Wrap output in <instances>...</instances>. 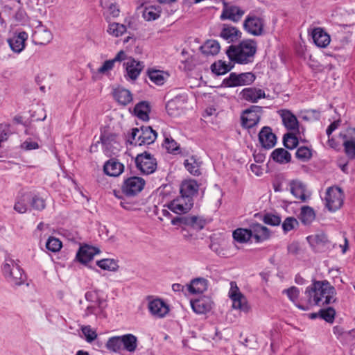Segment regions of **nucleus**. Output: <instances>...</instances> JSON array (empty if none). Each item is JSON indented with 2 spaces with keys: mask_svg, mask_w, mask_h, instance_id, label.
I'll use <instances>...</instances> for the list:
<instances>
[{
  "mask_svg": "<svg viewBox=\"0 0 355 355\" xmlns=\"http://www.w3.org/2000/svg\"><path fill=\"white\" fill-rule=\"evenodd\" d=\"M306 304H297V308L308 311L313 306H326L336 301V291L327 280H313L304 292Z\"/></svg>",
  "mask_w": 355,
  "mask_h": 355,
  "instance_id": "1",
  "label": "nucleus"
},
{
  "mask_svg": "<svg viewBox=\"0 0 355 355\" xmlns=\"http://www.w3.org/2000/svg\"><path fill=\"white\" fill-rule=\"evenodd\" d=\"M257 51V44L252 40H243L238 45H230L226 54L231 61L248 64L253 61Z\"/></svg>",
  "mask_w": 355,
  "mask_h": 355,
  "instance_id": "2",
  "label": "nucleus"
},
{
  "mask_svg": "<svg viewBox=\"0 0 355 355\" xmlns=\"http://www.w3.org/2000/svg\"><path fill=\"white\" fill-rule=\"evenodd\" d=\"M85 298L87 302L83 317L94 316L96 319H103L107 317L106 309L107 302L98 291H89L85 293Z\"/></svg>",
  "mask_w": 355,
  "mask_h": 355,
  "instance_id": "3",
  "label": "nucleus"
},
{
  "mask_svg": "<svg viewBox=\"0 0 355 355\" xmlns=\"http://www.w3.org/2000/svg\"><path fill=\"white\" fill-rule=\"evenodd\" d=\"M2 271L5 278L12 285L20 286L25 282L26 275L22 269L10 259H6Z\"/></svg>",
  "mask_w": 355,
  "mask_h": 355,
  "instance_id": "4",
  "label": "nucleus"
},
{
  "mask_svg": "<svg viewBox=\"0 0 355 355\" xmlns=\"http://www.w3.org/2000/svg\"><path fill=\"white\" fill-rule=\"evenodd\" d=\"M256 80V76L252 72L236 73L232 72L229 76L223 80V85L226 87L250 85Z\"/></svg>",
  "mask_w": 355,
  "mask_h": 355,
  "instance_id": "5",
  "label": "nucleus"
},
{
  "mask_svg": "<svg viewBox=\"0 0 355 355\" xmlns=\"http://www.w3.org/2000/svg\"><path fill=\"white\" fill-rule=\"evenodd\" d=\"M263 107L258 105H251L243 111L241 116V125L244 128H251L257 125L261 119Z\"/></svg>",
  "mask_w": 355,
  "mask_h": 355,
  "instance_id": "6",
  "label": "nucleus"
},
{
  "mask_svg": "<svg viewBox=\"0 0 355 355\" xmlns=\"http://www.w3.org/2000/svg\"><path fill=\"white\" fill-rule=\"evenodd\" d=\"M135 164L141 173L145 175L153 173L157 166L156 159L148 152L139 154L135 158Z\"/></svg>",
  "mask_w": 355,
  "mask_h": 355,
  "instance_id": "7",
  "label": "nucleus"
},
{
  "mask_svg": "<svg viewBox=\"0 0 355 355\" xmlns=\"http://www.w3.org/2000/svg\"><path fill=\"white\" fill-rule=\"evenodd\" d=\"M145 184L146 182L142 178L132 176L124 180L121 185V191L128 197H133L143 190Z\"/></svg>",
  "mask_w": 355,
  "mask_h": 355,
  "instance_id": "8",
  "label": "nucleus"
},
{
  "mask_svg": "<svg viewBox=\"0 0 355 355\" xmlns=\"http://www.w3.org/2000/svg\"><path fill=\"white\" fill-rule=\"evenodd\" d=\"M343 193L340 188H328L324 198L326 207L330 211H336L343 205Z\"/></svg>",
  "mask_w": 355,
  "mask_h": 355,
  "instance_id": "9",
  "label": "nucleus"
},
{
  "mask_svg": "<svg viewBox=\"0 0 355 355\" xmlns=\"http://www.w3.org/2000/svg\"><path fill=\"white\" fill-rule=\"evenodd\" d=\"M230 285L231 288L229 292V296L232 300L233 308L239 309L244 312H248L250 307L248 304L245 297L239 291V289L235 282H232Z\"/></svg>",
  "mask_w": 355,
  "mask_h": 355,
  "instance_id": "10",
  "label": "nucleus"
},
{
  "mask_svg": "<svg viewBox=\"0 0 355 355\" xmlns=\"http://www.w3.org/2000/svg\"><path fill=\"white\" fill-rule=\"evenodd\" d=\"M263 20L254 15H248L243 22L245 30L255 36L261 35L263 31Z\"/></svg>",
  "mask_w": 355,
  "mask_h": 355,
  "instance_id": "11",
  "label": "nucleus"
},
{
  "mask_svg": "<svg viewBox=\"0 0 355 355\" xmlns=\"http://www.w3.org/2000/svg\"><path fill=\"white\" fill-rule=\"evenodd\" d=\"M123 67L126 71L125 78L135 81L137 79L145 66L143 62L129 57L128 60L123 63Z\"/></svg>",
  "mask_w": 355,
  "mask_h": 355,
  "instance_id": "12",
  "label": "nucleus"
},
{
  "mask_svg": "<svg viewBox=\"0 0 355 355\" xmlns=\"http://www.w3.org/2000/svg\"><path fill=\"white\" fill-rule=\"evenodd\" d=\"M193 200H189L179 196L165 205L168 209L177 214L187 213L193 207Z\"/></svg>",
  "mask_w": 355,
  "mask_h": 355,
  "instance_id": "13",
  "label": "nucleus"
},
{
  "mask_svg": "<svg viewBox=\"0 0 355 355\" xmlns=\"http://www.w3.org/2000/svg\"><path fill=\"white\" fill-rule=\"evenodd\" d=\"M241 99L256 103L259 100L266 98L264 90L257 87H245L239 93Z\"/></svg>",
  "mask_w": 355,
  "mask_h": 355,
  "instance_id": "14",
  "label": "nucleus"
},
{
  "mask_svg": "<svg viewBox=\"0 0 355 355\" xmlns=\"http://www.w3.org/2000/svg\"><path fill=\"white\" fill-rule=\"evenodd\" d=\"M148 309L155 318H162L169 312L168 305L161 299H154L148 302Z\"/></svg>",
  "mask_w": 355,
  "mask_h": 355,
  "instance_id": "15",
  "label": "nucleus"
},
{
  "mask_svg": "<svg viewBox=\"0 0 355 355\" xmlns=\"http://www.w3.org/2000/svg\"><path fill=\"white\" fill-rule=\"evenodd\" d=\"M258 136L260 144L265 149H270L276 144L277 137L269 126L263 127Z\"/></svg>",
  "mask_w": 355,
  "mask_h": 355,
  "instance_id": "16",
  "label": "nucleus"
},
{
  "mask_svg": "<svg viewBox=\"0 0 355 355\" xmlns=\"http://www.w3.org/2000/svg\"><path fill=\"white\" fill-rule=\"evenodd\" d=\"M282 118L284 127L290 131L299 132V121L295 115L291 111L284 109L278 111Z\"/></svg>",
  "mask_w": 355,
  "mask_h": 355,
  "instance_id": "17",
  "label": "nucleus"
},
{
  "mask_svg": "<svg viewBox=\"0 0 355 355\" xmlns=\"http://www.w3.org/2000/svg\"><path fill=\"white\" fill-rule=\"evenodd\" d=\"M199 184L194 180H187L180 185V196L189 200H193V197L198 194Z\"/></svg>",
  "mask_w": 355,
  "mask_h": 355,
  "instance_id": "18",
  "label": "nucleus"
},
{
  "mask_svg": "<svg viewBox=\"0 0 355 355\" xmlns=\"http://www.w3.org/2000/svg\"><path fill=\"white\" fill-rule=\"evenodd\" d=\"M157 134L150 126H141L136 142L138 146L149 145L156 139Z\"/></svg>",
  "mask_w": 355,
  "mask_h": 355,
  "instance_id": "19",
  "label": "nucleus"
},
{
  "mask_svg": "<svg viewBox=\"0 0 355 355\" xmlns=\"http://www.w3.org/2000/svg\"><path fill=\"white\" fill-rule=\"evenodd\" d=\"M213 302L211 298L202 296L198 299L191 300L193 311L198 314H205L212 309Z\"/></svg>",
  "mask_w": 355,
  "mask_h": 355,
  "instance_id": "20",
  "label": "nucleus"
},
{
  "mask_svg": "<svg viewBox=\"0 0 355 355\" xmlns=\"http://www.w3.org/2000/svg\"><path fill=\"white\" fill-rule=\"evenodd\" d=\"M249 228L251 236L255 239L256 243L262 242L270 238L269 229L258 223L250 224Z\"/></svg>",
  "mask_w": 355,
  "mask_h": 355,
  "instance_id": "21",
  "label": "nucleus"
},
{
  "mask_svg": "<svg viewBox=\"0 0 355 355\" xmlns=\"http://www.w3.org/2000/svg\"><path fill=\"white\" fill-rule=\"evenodd\" d=\"M100 250L98 248L89 245H85L79 248L76 254V259L79 262L83 264H87L93 259L95 254H98Z\"/></svg>",
  "mask_w": 355,
  "mask_h": 355,
  "instance_id": "22",
  "label": "nucleus"
},
{
  "mask_svg": "<svg viewBox=\"0 0 355 355\" xmlns=\"http://www.w3.org/2000/svg\"><path fill=\"white\" fill-rule=\"evenodd\" d=\"M124 170V166L115 159L107 161L103 166L105 173L111 177L120 175Z\"/></svg>",
  "mask_w": 355,
  "mask_h": 355,
  "instance_id": "23",
  "label": "nucleus"
},
{
  "mask_svg": "<svg viewBox=\"0 0 355 355\" xmlns=\"http://www.w3.org/2000/svg\"><path fill=\"white\" fill-rule=\"evenodd\" d=\"M245 12L241 8L235 6H231L223 9L220 15L222 20L230 19L234 22L239 21Z\"/></svg>",
  "mask_w": 355,
  "mask_h": 355,
  "instance_id": "24",
  "label": "nucleus"
},
{
  "mask_svg": "<svg viewBox=\"0 0 355 355\" xmlns=\"http://www.w3.org/2000/svg\"><path fill=\"white\" fill-rule=\"evenodd\" d=\"M28 39V34L20 32L17 35L8 40L10 49L16 53H20L25 47V42Z\"/></svg>",
  "mask_w": 355,
  "mask_h": 355,
  "instance_id": "25",
  "label": "nucleus"
},
{
  "mask_svg": "<svg viewBox=\"0 0 355 355\" xmlns=\"http://www.w3.org/2000/svg\"><path fill=\"white\" fill-rule=\"evenodd\" d=\"M312 38L315 44L320 48L326 47L331 41L329 35L320 27L313 30Z\"/></svg>",
  "mask_w": 355,
  "mask_h": 355,
  "instance_id": "26",
  "label": "nucleus"
},
{
  "mask_svg": "<svg viewBox=\"0 0 355 355\" xmlns=\"http://www.w3.org/2000/svg\"><path fill=\"white\" fill-rule=\"evenodd\" d=\"M241 32L236 28L224 25L220 32V37L227 40L229 43L234 42L241 37Z\"/></svg>",
  "mask_w": 355,
  "mask_h": 355,
  "instance_id": "27",
  "label": "nucleus"
},
{
  "mask_svg": "<svg viewBox=\"0 0 355 355\" xmlns=\"http://www.w3.org/2000/svg\"><path fill=\"white\" fill-rule=\"evenodd\" d=\"M101 6L105 10L103 15L107 17H117L119 15L120 10L116 5L115 0H101Z\"/></svg>",
  "mask_w": 355,
  "mask_h": 355,
  "instance_id": "28",
  "label": "nucleus"
},
{
  "mask_svg": "<svg viewBox=\"0 0 355 355\" xmlns=\"http://www.w3.org/2000/svg\"><path fill=\"white\" fill-rule=\"evenodd\" d=\"M202 162L196 155H192L184 160L185 168L193 175L198 176L201 174L200 167Z\"/></svg>",
  "mask_w": 355,
  "mask_h": 355,
  "instance_id": "29",
  "label": "nucleus"
},
{
  "mask_svg": "<svg viewBox=\"0 0 355 355\" xmlns=\"http://www.w3.org/2000/svg\"><path fill=\"white\" fill-rule=\"evenodd\" d=\"M207 280L203 277H198L191 281L187 285V290L192 294H200L207 291Z\"/></svg>",
  "mask_w": 355,
  "mask_h": 355,
  "instance_id": "30",
  "label": "nucleus"
},
{
  "mask_svg": "<svg viewBox=\"0 0 355 355\" xmlns=\"http://www.w3.org/2000/svg\"><path fill=\"white\" fill-rule=\"evenodd\" d=\"M290 191L291 193L297 199L304 202L307 199V196L305 194L306 187L300 180H292L290 182Z\"/></svg>",
  "mask_w": 355,
  "mask_h": 355,
  "instance_id": "31",
  "label": "nucleus"
},
{
  "mask_svg": "<svg viewBox=\"0 0 355 355\" xmlns=\"http://www.w3.org/2000/svg\"><path fill=\"white\" fill-rule=\"evenodd\" d=\"M114 98L120 104L126 105L132 101L131 92L126 89L118 87L114 90Z\"/></svg>",
  "mask_w": 355,
  "mask_h": 355,
  "instance_id": "32",
  "label": "nucleus"
},
{
  "mask_svg": "<svg viewBox=\"0 0 355 355\" xmlns=\"http://www.w3.org/2000/svg\"><path fill=\"white\" fill-rule=\"evenodd\" d=\"M270 157L273 161L279 164H287L291 161V153L282 148L275 149L272 152Z\"/></svg>",
  "mask_w": 355,
  "mask_h": 355,
  "instance_id": "33",
  "label": "nucleus"
},
{
  "mask_svg": "<svg viewBox=\"0 0 355 355\" xmlns=\"http://www.w3.org/2000/svg\"><path fill=\"white\" fill-rule=\"evenodd\" d=\"M122 349L130 353L134 352L137 347V338L133 334H128L121 336Z\"/></svg>",
  "mask_w": 355,
  "mask_h": 355,
  "instance_id": "34",
  "label": "nucleus"
},
{
  "mask_svg": "<svg viewBox=\"0 0 355 355\" xmlns=\"http://www.w3.org/2000/svg\"><path fill=\"white\" fill-rule=\"evenodd\" d=\"M52 40L51 33L46 29H38L33 34V40L36 44L45 45Z\"/></svg>",
  "mask_w": 355,
  "mask_h": 355,
  "instance_id": "35",
  "label": "nucleus"
},
{
  "mask_svg": "<svg viewBox=\"0 0 355 355\" xmlns=\"http://www.w3.org/2000/svg\"><path fill=\"white\" fill-rule=\"evenodd\" d=\"M220 44L216 40H207L200 46V51L202 54L208 55H215L220 51Z\"/></svg>",
  "mask_w": 355,
  "mask_h": 355,
  "instance_id": "36",
  "label": "nucleus"
},
{
  "mask_svg": "<svg viewBox=\"0 0 355 355\" xmlns=\"http://www.w3.org/2000/svg\"><path fill=\"white\" fill-rule=\"evenodd\" d=\"M206 225V220L200 216H190L187 217V223L185 227H190L196 231H200L204 228Z\"/></svg>",
  "mask_w": 355,
  "mask_h": 355,
  "instance_id": "37",
  "label": "nucleus"
},
{
  "mask_svg": "<svg viewBox=\"0 0 355 355\" xmlns=\"http://www.w3.org/2000/svg\"><path fill=\"white\" fill-rule=\"evenodd\" d=\"M150 112V105L146 101H141L135 107V114L139 119L143 121H148Z\"/></svg>",
  "mask_w": 355,
  "mask_h": 355,
  "instance_id": "38",
  "label": "nucleus"
},
{
  "mask_svg": "<svg viewBox=\"0 0 355 355\" xmlns=\"http://www.w3.org/2000/svg\"><path fill=\"white\" fill-rule=\"evenodd\" d=\"M233 67L231 63L227 64L225 61L218 60L211 65V71L218 75H224L230 71Z\"/></svg>",
  "mask_w": 355,
  "mask_h": 355,
  "instance_id": "39",
  "label": "nucleus"
},
{
  "mask_svg": "<svg viewBox=\"0 0 355 355\" xmlns=\"http://www.w3.org/2000/svg\"><path fill=\"white\" fill-rule=\"evenodd\" d=\"M315 218L313 209L309 206H304L301 208L300 219L302 223L306 225L311 224Z\"/></svg>",
  "mask_w": 355,
  "mask_h": 355,
  "instance_id": "40",
  "label": "nucleus"
},
{
  "mask_svg": "<svg viewBox=\"0 0 355 355\" xmlns=\"http://www.w3.org/2000/svg\"><path fill=\"white\" fill-rule=\"evenodd\" d=\"M282 293H286L288 299L293 302L297 307V304H306V300L301 299L300 301H298L300 291L296 286H291L287 289H284Z\"/></svg>",
  "mask_w": 355,
  "mask_h": 355,
  "instance_id": "41",
  "label": "nucleus"
},
{
  "mask_svg": "<svg viewBox=\"0 0 355 355\" xmlns=\"http://www.w3.org/2000/svg\"><path fill=\"white\" fill-rule=\"evenodd\" d=\"M233 238L239 243H246L252 238L250 228H238L233 232Z\"/></svg>",
  "mask_w": 355,
  "mask_h": 355,
  "instance_id": "42",
  "label": "nucleus"
},
{
  "mask_svg": "<svg viewBox=\"0 0 355 355\" xmlns=\"http://www.w3.org/2000/svg\"><path fill=\"white\" fill-rule=\"evenodd\" d=\"M148 76L150 80L157 85H164L166 77L168 76V73L159 70H148Z\"/></svg>",
  "mask_w": 355,
  "mask_h": 355,
  "instance_id": "43",
  "label": "nucleus"
},
{
  "mask_svg": "<svg viewBox=\"0 0 355 355\" xmlns=\"http://www.w3.org/2000/svg\"><path fill=\"white\" fill-rule=\"evenodd\" d=\"M160 13L159 6H150L144 8L143 17L147 21L155 20L159 17Z\"/></svg>",
  "mask_w": 355,
  "mask_h": 355,
  "instance_id": "44",
  "label": "nucleus"
},
{
  "mask_svg": "<svg viewBox=\"0 0 355 355\" xmlns=\"http://www.w3.org/2000/svg\"><path fill=\"white\" fill-rule=\"evenodd\" d=\"M116 136L117 135L116 134H113V133H110V134L102 133L101 135L100 141L104 148V151L105 152V153H109L111 146L113 144L116 143Z\"/></svg>",
  "mask_w": 355,
  "mask_h": 355,
  "instance_id": "45",
  "label": "nucleus"
},
{
  "mask_svg": "<svg viewBox=\"0 0 355 355\" xmlns=\"http://www.w3.org/2000/svg\"><path fill=\"white\" fill-rule=\"evenodd\" d=\"M96 265L103 270L116 271L119 268L117 261L113 259H103L96 261Z\"/></svg>",
  "mask_w": 355,
  "mask_h": 355,
  "instance_id": "46",
  "label": "nucleus"
},
{
  "mask_svg": "<svg viewBox=\"0 0 355 355\" xmlns=\"http://www.w3.org/2000/svg\"><path fill=\"white\" fill-rule=\"evenodd\" d=\"M107 349L113 352H120L122 349L121 336H113L108 339L105 345Z\"/></svg>",
  "mask_w": 355,
  "mask_h": 355,
  "instance_id": "47",
  "label": "nucleus"
},
{
  "mask_svg": "<svg viewBox=\"0 0 355 355\" xmlns=\"http://www.w3.org/2000/svg\"><path fill=\"white\" fill-rule=\"evenodd\" d=\"M299 144L297 137L292 132H288L283 137V144L287 149H294Z\"/></svg>",
  "mask_w": 355,
  "mask_h": 355,
  "instance_id": "48",
  "label": "nucleus"
},
{
  "mask_svg": "<svg viewBox=\"0 0 355 355\" xmlns=\"http://www.w3.org/2000/svg\"><path fill=\"white\" fill-rule=\"evenodd\" d=\"M127 31L126 26L119 23H112L108 26L107 32L114 37H119Z\"/></svg>",
  "mask_w": 355,
  "mask_h": 355,
  "instance_id": "49",
  "label": "nucleus"
},
{
  "mask_svg": "<svg viewBox=\"0 0 355 355\" xmlns=\"http://www.w3.org/2000/svg\"><path fill=\"white\" fill-rule=\"evenodd\" d=\"M295 156L302 162H308L312 157V150L306 146H300L297 149Z\"/></svg>",
  "mask_w": 355,
  "mask_h": 355,
  "instance_id": "50",
  "label": "nucleus"
},
{
  "mask_svg": "<svg viewBox=\"0 0 355 355\" xmlns=\"http://www.w3.org/2000/svg\"><path fill=\"white\" fill-rule=\"evenodd\" d=\"M336 315V311L333 307L322 309L319 311V317L329 323H332Z\"/></svg>",
  "mask_w": 355,
  "mask_h": 355,
  "instance_id": "51",
  "label": "nucleus"
},
{
  "mask_svg": "<svg viewBox=\"0 0 355 355\" xmlns=\"http://www.w3.org/2000/svg\"><path fill=\"white\" fill-rule=\"evenodd\" d=\"M46 248L51 252H58L62 248V242L55 237L50 236L46 243Z\"/></svg>",
  "mask_w": 355,
  "mask_h": 355,
  "instance_id": "52",
  "label": "nucleus"
},
{
  "mask_svg": "<svg viewBox=\"0 0 355 355\" xmlns=\"http://www.w3.org/2000/svg\"><path fill=\"white\" fill-rule=\"evenodd\" d=\"M345 152L347 157L350 159L355 158V140L349 139L345 140L343 142Z\"/></svg>",
  "mask_w": 355,
  "mask_h": 355,
  "instance_id": "53",
  "label": "nucleus"
},
{
  "mask_svg": "<svg viewBox=\"0 0 355 355\" xmlns=\"http://www.w3.org/2000/svg\"><path fill=\"white\" fill-rule=\"evenodd\" d=\"M164 146L171 153L175 154L179 150V145L171 136L165 137Z\"/></svg>",
  "mask_w": 355,
  "mask_h": 355,
  "instance_id": "54",
  "label": "nucleus"
},
{
  "mask_svg": "<svg viewBox=\"0 0 355 355\" xmlns=\"http://www.w3.org/2000/svg\"><path fill=\"white\" fill-rule=\"evenodd\" d=\"M263 221L264 223L272 225L277 226L281 223V217L278 215H275L270 213L266 214L263 217Z\"/></svg>",
  "mask_w": 355,
  "mask_h": 355,
  "instance_id": "55",
  "label": "nucleus"
},
{
  "mask_svg": "<svg viewBox=\"0 0 355 355\" xmlns=\"http://www.w3.org/2000/svg\"><path fill=\"white\" fill-rule=\"evenodd\" d=\"M299 223L294 217H287L282 223V229L285 233L293 230L298 226Z\"/></svg>",
  "mask_w": 355,
  "mask_h": 355,
  "instance_id": "56",
  "label": "nucleus"
},
{
  "mask_svg": "<svg viewBox=\"0 0 355 355\" xmlns=\"http://www.w3.org/2000/svg\"><path fill=\"white\" fill-rule=\"evenodd\" d=\"M166 110L168 115L175 116L179 114V110L177 108V102L175 100L168 101L166 105Z\"/></svg>",
  "mask_w": 355,
  "mask_h": 355,
  "instance_id": "57",
  "label": "nucleus"
},
{
  "mask_svg": "<svg viewBox=\"0 0 355 355\" xmlns=\"http://www.w3.org/2000/svg\"><path fill=\"white\" fill-rule=\"evenodd\" d=\"M12 19L16 23H24L26 19V13L22 8H18L12 16Z\"/></svg>",
  "mask_w": 355,
  "mask_h": 355,
  "instance_id": "58",
  "label": "nucleus"
},
{
  "mask_svg": "<svg viewBox=\"0 0 355 355\" xmlns=\"http://www.w3.org/2000/svg\"><path fill=\"white\" fill-rule=\"evenodd\" d=\"M83 333L84 334V335L86 338V340L89 343L92 342L97 337V334H96V331L92 330L89 326L83 327Z\"/></svg>",
  "mask_w": 355,
  "mask_h": 355,
  "instance_id": "59",
  "label": "nucleus"
},
{
  "mask_svg": "<svg viewBox=\"0 0 355 355\" xmlns=\"http://www.w3.org/2000/svg\"><path fill=\"white\" fill-rule=\"evenodd\" d=\"M31 206L37 210H42L45 207V202L43 198L35 196L32 199Z\"/></svg>",
  "mask_w": 355,
  "mask_h": 355,
  "instance_id": "60",
  "label": "nucleus"
},
{
  "mask_svg": "<svg viewBox=\"0 0 355 355\" xmlns=\"http://www.w3.org/2000/svg\"><path fill=\"white\" fill-rule=\"evenodd\" d=\"M114 63L113 59L105 61L103 65L98 68V72L103 74L105 73L114 68Z\"/></svg>",
  "mask_w": 355,
  "mask_h": 355,
  "instance_id": "61",
  "label": "nucleus"
},
{
  "mask_svg": "<svg viewBox=\"0 0 355 355\" xmlns=\"http://www.w3.org/2000/svg\"><path fill=\"white\" fill-rule=\"evenodd\" d=\"M21 148L26 150H31L37 149L39 148V145L35 141H25L21 144Z\"/></svg>",
  "mask_w": 355,
  "mask_h": 355,
  "instance_id": "62",
  "label": "nucleus"
},
{
  "mask_svg": "<svg viewBox=\"0 0 355 355\" xmlns=\"http://www.w3.org/2000/svg\"><path fill=\"white\" fill-rule=\"evenodd\" d=\"M139 135V128H135L132 129L130 136L128 139V141L130 142V144H135V146L137 145V144H136V142H137Z\"/></svg>",
  "mask_w": 355,
  "mask_h": 355,
  "instance_id": "63",
  "label": "nucleus"
},
{
  "mask_svg": "<svg viewBox=\"0 0 355 355\" xmlns=\"http://www.w3.org/2000/svg\"><path fill=\"white\" fill-rule=\"evenodd\" d=\"M187 216H176L171 220V224L173 225L185 226L187 223Z\"/></svg>",
  "mask_w": 355,
  "mask_h": 355,
  "instance_id": "64",
  "label": "nucleus"
}]
</instances>
